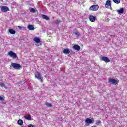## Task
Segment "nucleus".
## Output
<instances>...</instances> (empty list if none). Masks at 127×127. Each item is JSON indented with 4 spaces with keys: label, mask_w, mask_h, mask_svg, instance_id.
Returning <instances> with one entry per match:
<instances>
[{
    "label": "nucleus",
    "mask_w": 127,
    "mask_h": 127,
    "mask_svg": "<svg viewBox=\"0 0 127 127\" xmlns=\"http://www.w3.org/2000/svg\"><path fill=\"white\" fill-rule=\"evenodd\" d=\"M11 67H12L15 70H18L21 68V65L16 63H12Z\"/></svg>",
    "instance_id": "1"
},
{
    "label": "nucleus",
    "mask_w": 127,
    "mask_h": 127,
    "mask_svg": "<svg viewBox=\"0 0 127 127\" xmlns=\"http://www.w3.org/2000/svg\"><path fill=\"white\" fill-rule=\"evenodd\" d=\"M8 55L10 57H12V58H13V59H15V58H18L17 54L16 53H14V52L12 51H10V52H8Z\"/></svg>",
    "instance_id": "2"
},
{
    "label": "nucleus",
    "mask_w": 127,
    "mask_h": 127,
    "mask_svg": "<svg viewBox=\"0 0 127 127\" xmlns=\"http://www.w3.org/2000/svg\"><path fill=\"white\" fill-rule=\"evenodd\" d=\"M108 82L111 85H118L119 84V80H117L114 79H109Z\"/></svg>",
    "instance_id": "3"
},
{
    "label": "nucleus",
    "mask_w": 127,
    "mask_h": 127,
    "mask_svg": "<svg viewBox=\"0 0 127 127\" xmlns=\"http://www.w3.org/2000/svg\"><path fill=\"white\" fill-rule=\"evenodd\" d=\"M111 3L112 2H111V1L109 0H108L106 2V4H105L106 8H108L109 9H111V8H112Z\"/></svg>",
    "instance_id": "4"
},
{
    "label": "nucleus",
    "mask_w": 127,
    "mask_h": 127,
    "mask_svg": "<svg viewBox=\"0 0 127 127\" xmlns=\"http://www.w3.org/2000/svg\"><path fill=\"white\" fill-rule=\"evenodd\" d=\"M89 9L90 10H92L93 11H97V10L99 9V6L97 5H93L89 8Z\"/></svg>",
    "instance_id": "5"
},
{
    "label": "nucleus",
    "mask_w": 127,
    "mask_h": 127,
    "mask_svg": "<svg viewBox=\"0 0 127 127\" xmlns=\"http://www.w3.org/2000/svg\"><path fill=\"white\" fill-rule=\"evenodd\" d=\"M85 124H87V125H90V124H92L94 123V119H90L89 118H86V119L85 121Z\"/></svg>",
    "instance_id": "6"
},
{
    "label": "nucleus",
    "mask_w": 127,
    "mask_h": 127,
    "mask_svg": "<svg viewBox=\"0 0 127 127\" xmlns=\"http://www.w3.org/2000/svg\"><path fill=\"white\" fill-rule=\"evenodd\" d=\"M1 10L2 12H7V11H9V8L7 6H2L1 8Z\"/></svg>",
    "instance_id": "7"
},
{
    "label": "nucleus",
    "mask_w": 127,
    "mask_h": 127,
    "mask_svg": "<svg viewBox=\"0 0 127 127\" xmlns=\"http://www.w3.org/2000/svg\"><path fill=\"white\" fill-rule=\"evenodd\" d=\"M42 75H41V74H40V73L38 72H36L35 73V78L36 79H37L38 80H39L42 77Z\"/></svg>",
    "instance_id": "8"
},
{
    "label": "nucleus",
    "mask_w": 127,
    "mask_h": 127,
    "mask_svg": "<svg viewBox=\"0 0 127 127\" xmlns=\"http://www.w3.org/2000/svg\"><path fill=\"white\" fill-rule=\"evenodd\" d=\"M89 20L91 22H95L96 19H97V17L93 15L89 16Z\"/></svg>",
    "instance_id": "9"
},
{
    "label": "nucleus",
    "mask_w": 127,
    "mask_h": 127,
    "mask_svg": "<svg viewBox=\"0 0 127 127\" xmlns=\"http://www.w3.org/2000/svg\"><path fill=\"white\" fill-rule=\"evenodd\" d=\"M102 60H103V61H104L105 62H106V63L111 62V60H110V59L105 56H103L102 57Z\"/></svg>",
    "instance_id": "10"
},
{
    "label": "nucleus",
    "mask_w": 127,
    "mask_h": 127,
    "mask_svg": "<svg viewBox=\"0 0 127 127\" xmlns=\"http://www.w3.org/2000/svg\"><path fill=\"white\" fill-rule=\"evenodd\" d=\"M74 50H77V51H80L81 50V47L79 45H74L73 47Z\"/></svg>",
    "instance_id": "11"
},
{
    "label": "nucleus",
    "mask_w": 127,
    "mask_h": 127,
    "mask_svg": "<svg viewBox=\"0 0 127 127\" xmlns=\"http://www.w3.org/2000/svg\"><path fill=\"white\" fill-rule=\"evenodd\" d=\"M34 41L36 42L37 44L40 43L41 41H40V39H39L38 37H36L34 38Z\"/></svg>",
    "instance_id": "12"
},
{
    "label": "nucleus",
    "mask_w": 127,
    "mask_h": 127,
    "mask_svg": "<svg viewBox=\"0 0 127 127\" xmlns=\"http://www.w3.org/2000/svg\"><path fill=\"white\" fill-rule=\"evenodd\" d=\"M63 53H64V54H70V53H71V51H70L69 49H64Z\"/></svg>",
    "instance_id": "13"
},
{
    "label": "nucleus",
    "mask_w": 127,
    "mask_h": 127,
    "mask_svg": "<svg viewBox=\"0 0 127 127\" xmlns=\"http://www.w3.org/2000/svg\"><path fill=\"white\" fill-rule=\"evenodd\" d=\"M117 12L118 14H123L124 13V8H121L120 9L117 10Z\"/></svg>",
    "instance_id": "14"
},
{
    "label": "nucleus",
    "mask_w": 127,
    "mask_h": 127,
    "mask_svg": "<svg viewBox=\"0 0 127 127\" xmlns=\"http://www.w3.org/2000/svg\"><path fill=\"white\" fill-rule=\"evenodd\" d=\"M27 28L29 30H34V27L32 25H28Z\"/></svg>",
    "instance_id": "15"
},
{
    "label": "nucleus",
    "mask_w": 127,
    "mask_h": 127,
    "mask_svg": "<svg viewBox=\"0 0 127 127\" xmlns=\"http://www.w3.org/2000/svg\"><path fill=\"white\" fill-rule=\"evenodd\" d=\"M42 18L45 19L46 20H49V17L46 15H42Z\"/></svg>",
    "instance_id": "16"
},
{
    "label": "nucleus",
    "mask_w": 127,
    "mask_h": 127,
    "mask_svg": "<svg viewBox=\"0 0 127 127\" xmlns=\"http://www.w3.org/2000/svg\"><path fill=\"white\" fill-rule=\"evenodd\" d=\"M0 86L2 88H4V89L7 90V87L6 86H5V84H4V83L0 82Z\"/></svg>",
    "instance_id": "17"
},
{
    "label": "nucleus",
    "mask_w": 127,
    "mask_h": 127,
    "mask_svg": "<svg viewBox=\"0 0 127 127\" xmlns=\"http://www.w3.org/2000/svg\"><path fill=\"white\" fill-rule=\"evenodd\" d=\"M17 124L18 125H20V126H22V125H23V121L21 119H19L17 121Z\"/></svg>",
    "instance_id": "18"
},
{
    "label": "nucleus",
    "mask_w": 127,
    "mask_h": 127,
    "mask_svg": "<svg viewBox=\"0 0 127 127\" xmlns=\"http://www.w3.org/2000/svg\"><path fill=\"white\" fill-rule=\"evenodd\" d=\"M9 31L11 34H15V30L13 29H10Z\"/></svg>",
    "instance_id": "19"
},
{
    "label": "nucleus",
    "mask_w": 127,
    "mask_h": 127,
    "mask_svg": "<svg viewBox=\"0 0 127 127\" xmlns=\"http://www.w3.org/2000/svg\"><path fill=\"white\" fill-rule=\"evenodd\" d=\"M24 118L26 120H28L29 121H31V116H30V115L25 116Z\"/></svg>",
    "instance_id": "20"
},
{
    "label": "nucleus",
    "mask_w": 127,
    "mask_h": 127,
    "mask_svg": "<svg viewBox=\"0 0 127 127\" xmlns=\"http://www.w3.org/2000/svg\"><path fill=\"white\" fill-rule=\"evenodd\" d=\"M45 105L47 107H48V108H50V107H52V104H51V103H49L48 102H46L45 103Z\"/></svg>",
    "instance_id": "21"
},
{
    "label": "nucleus",
    "mask_w": 127,
    "mask_h": 127,
    "mask_svg": "<svg viewBox=\"0 0 127 127\" xmlns=\"http://www.w3.org/2000/svg\"><path fill=\"white\" fill-rule=\"evenodd\" d=\"M113 1L115 3H116L117 4H119V3L121 2V1H120V0H113Z\"/></svg>",
    "instance_id": "22"
},
{
    "label": "nucleus",
    "mask_w": 127,
    "mask_h": 127,
    "mask_svg": "<svg viewBox=\"0 0 127 127\" xmlns=\"http://www.w3.org/2000/svg\"><path fill=\"white\" fill-rule=\"evenodd\" d=\"M74 34L75 35H77V36H81V35H82V34H81V33H80L79 32L76 31L74 33Z\"/></svg>",
    "instance_id": "23"
},
{
    "label": "nucleus",
    "mask_w": 127,
    "mask_h": 127,
    "mask_svg": "<svg viewBox=\"0 0 127 127\" xmlns=\"http://www.w3.org/2000/svg\"><path fill=\"white\" fill-rule=\"evenodd\" d=\"M30 11V12H32L33 13H35V12H36L35 9H34V8H31Z\"/></svg>",
    "instance_id": "24"
},
{
    "label": "nucleus",
    "mask_w": 127,
    "mask_h": 127,
    "mask_svg": "<svg viewBox=\"0 0 127 127\" xmlns=\"http://www.w3.org/2000/svg\"><path fill=\"white\" fill-rule=\"evenodd\" d=\"M101 121H100V120H98L96 121V126H99V125H100V124H101Z\"/></svg>",
    "instance_id": "25"
},
{
    "label": "nucleus",
    "mask_w": 127,
    "mask_h": 127,
    "mask_svg": "<svg viewBox=\"0 0 127 127\" xmlns=\"http://www.w3.org/2000/svg\"><path fill=\"white\" fill-rule=\"evenodd\" d=\"M54 22L56 24H58V23H60V20H57L54 21Z\"/></svg>",
    "instance_id": "26"
},
{
    "label": "nucleus",
    "mask_w": 127,
    "mask_h": 127,
    "mask_svg": "<svg viewBox=\"0 0 127 127\" xmlns=\"http://www.w3.org/2000/svg\"><path fill=\"white\" fill-rule=\"evenodd\" d=\"M4 98L0 96V101H4Z\"/></svg>",
    "instance_id": "27"
},
{
    "label": "nucleus",
    "mask_w": 127,
    "mask_h": 127,
    "mask_svg": "<svg viewBox=\"0 0 127 127\" xmlns=\"http://www.w3.org/2000/svg\"><path fill=\"white\" fill-rule=\"evenodd\" d=\"M35 126L32 125V124H29L28 126V127H34Z\"/></svg>",
    "instance_id": "28"
},
{
    "label": "nucleus",
    "mask_w": 127,
    "mask_h": 127,
    "mask_svg": "<svg viewBox=\"0 0 127 127\" xmlns=\"http://www.w3.org/2000/svg\"><path fill=\"white\" fill-rule=\"evenodd\" d=\"M18 27L19 29H20V30H22V28H24V27H21L20 26H18Z\"/></svg>",
    "instance_id": "29"
},
{
    "label": "nucleus",
    "mask_w": 127,
    "mask_h": 127,
    "mask_svg": "<svg viewBox=\"0 0 127 127\" xmlns=\"http://www.w3.org/2000/svg\"><path fill=\"white\" fill-rule=\"evenodd\" d=\"M39 80H40V81L41 82V83H43V78L42 77L41 78H40Z\"/></svg>",
    "instance_id": "30"
},
{
    "label": "nucleus",
    "mask_w": 127,
    "mask_h": 127,
    "mask_svg": "<svg viewBox=\"0 0 127 127\" xmlns=\"http://www.w3.org/2000/svg\"><path fill=\"white\" fill-rule=\"evenodd\" d=\"M35 20L37 22H38V18L35 19Z\"/></svg>",
    "instance_id": "31"
},
{
    "label": "nucleus",
    "mask_w": 127,
    "mask_h": 127,
    "mask_svg": "<svg viewBox=\"0 0 127 127\" xmlns=\"http://www.w3.org/2000/svg\"><path fill=\"white\" fill-rule=\"evenodd\" d=\"M91 127H97V126H91Z\"/></svg>",
    "instance_id": "32"
},
{
    "label": "nucleus",
    "mask_w": 127,
    "mask_h": 127,
    "mask_svg": "<svg viewBox=\"0 0 127 127\" xmlns=\"http://www.w3.org/2000/svg\"><path fill=\"white\" fill-rule=\"evenodd\" d=\"M5 104V102H3V104L4 105Z\"/></svg>",
    "instance_id": "33"
}]
</instances>
